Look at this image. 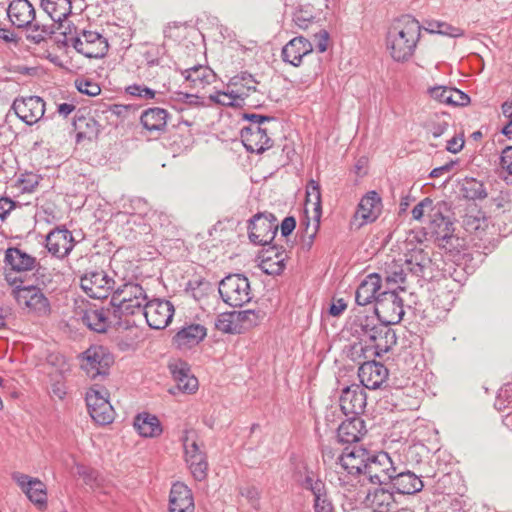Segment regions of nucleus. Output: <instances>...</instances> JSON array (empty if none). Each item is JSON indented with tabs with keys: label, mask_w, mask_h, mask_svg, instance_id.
<instances>
[{
	"label": "nucleus",
	"mask_w": 512,
	"mask_h": 512,
	"mask_svg": "<svg viewBox=\"0 0 512 512\" xmlns=\"http://www.w3.org/2000/svg\"><path fill=\"white\" fill-rule=\"evenodd\" d=\"M421 36V25L411 15L396 19L386 36L387 49L397 62L408 61L414 54Z\"/></svg>",
	"instance_id": "f257e3e1"
},
{
	"label": "nucleus",
	"mask_w": 512,
	"mask_h": 512,
	"mask_svg": "<svg viewBox=\"0 0 512 512\" xmlns=\"http://www.w3.org/2000/svg\"><path fill=\"white\" fill-rule=\"evenodd\" d=\"M290 480L292 487L299 490L294 494V504H302L305 501V492L313 498L320 496L323 490L328 489L319 470L314 469L305 458L300 456H290Z\"/></svg>",
	"instance_id": "f03ea898"
},
{
	"label": "nucleus",
	"mask_w": 512,
	"mask_h": 512,
	"mask_svg": "<svg viewBox=\"0 0 512 512\" xmlns=\"http://www.w3.org/2000/svg\"><path fill=\"white\" fill-rule=\"evenodd\" d=\"M55 37V42L59 47L72 46L78 53L87 58H103L109 50L107 39L97 31L85 30L80 31L75 28L73 33L60 31Z\"/></svg>",
	"instance_id": "7ed1b4c3"
},
{
	"label": "nucleus",
	"mask_w": 512,
	"mask_h": 512,
	"mask_svg": "<svg viewBox=\"0 0 512 512\" xmlns=\"http://www.w3.org/2000/svg\"><path fill=\"white\" fill-rule=\"evenodd\" d=\"M221 299L231 307H242L252 299L250 282L243 274H229L218 287Z\"/></svg>",
	"instance_id": "20e7f679"
},
{
	"label": "nucleus",
	"mask_w": 512,
	"mask_h": 512,
	"mask_svg": "<svg viewBox=\"0 0 512 512\" xmlns=\"http://www.w3.org/2000/svg\"><path fill=\"white\" fill-rule=\"evenodd\" d=\"M396 343L397 336L395 330L391 328L390 324L380 322L368 339V343H365L364 346L362 343H359L360 352L364 359L381 357L389 352Z\"/></svg>",
	"instance_id": "39448f33"
},
{
	"label": "nucleus",
	"mask_w": 512,
	"mask_h": 512,
	"mask_svg": "<svg viewBox=\"0 0 512 512\" xmlns=\"http://www.w3.org/2000/svg\"><path fill=\"white\" fill-rule=\"evenodd\" d=\"M13 295L17 303L30 313L37 316H47L51 312L49 299L42 289L35 285H16L13 289Z\"/></svg>",
	"instance_id": "423d86ee"
},
{
	"label": "nucleus",
	"mask_w": 512,
	"mask_h": 512,
	"mask_svg": "<svg viewBox=\"0 0 512 512\" xmlns=\"http://www.w3.org/2000/svg\"><path fill=\"white\" fill-rule=\"evenodd\" d=\"M278 222L271 213H257L248 221V237L255 245L267 246L277 235Z\"/></svg>",
	"instance_id": "0eeeda50"
},
{
	"label": "nucleus",
	"mask_w": 512,
	"mask_h": 512,
	"mask_svg": "<svg viewBox=\"0 0 512 512\" xmlns=\"http://www.w3.org/2000/svg\"><path fill=\"white\" fill-rule=\"evenodd\" d=\"M366 461L363 476L372 484H378L380 486L388 484L392 474L395 473L396 467L389 454L384 451L377 453L370 452Z\"/></svg>",
	"instance_id": "6e6552de"
},
{
	"label": "nucleus",
	"mask_w": 512,
	"mask_h": 512,
	"mask_svg": "<svg viewBox=\"0 0 512 512\" xmlns=\"http://www.w3.org/2000/svg\"><path fill=\"white\" fill-rule=\"evenodd\" d=\"M374 313L380 322L397 324L404 315L403 300L396 290H383L375 304Z\"/></svg>",
	"instance_id": "1a4fd4ad"
},
{
	"label": "nucleus",
	"mask_w": 512,
	"mask_h": 512,
	"mask_svg": "<svg viewBox=\"0 0 512 512\" xmlns=\"http://www.w3.org/2000/svg\"><path fill=\"white\" fill-rule=\"evenodd\" d=\"M115 280L104 270L87 271L80 278V287L87 296L94 299H105L115 289Z\"/></svg>",
	"instance_id": "9d476101"
},
{
	"label": "nucleus",
	"mask_w": 512,
	"mask_h": 512,
	"mask_svg": "<svg viewBox=\"0 0 512 512\" xmlns=\"http://www.w3.org/2000/svg\"><path fill=\"white\" fill-rule=\"evenodd\" d=\"M370 452L360 446L346 447L341 455L338 456L336 462V472L338 474H346L350 478L364 475V465L366 466V458Z\"/></svg>",
	"instance_id": "9b49d317"
},
{
	"label": "nucleus",
	"mask_w": 512,
	"mask_h": 512,
	"mask_svg": "<svg viewBox=\"0 0 512 512\" xmlns=\"http://www.w3.org/2000/svg\"><path fill=\"white\" fill-rule=\"evenodd\" d=\"M81 360V368L92 379L107 375L113 362L112 356L102 346L89 347L81 354Z\"/></svg>",
	"instance_id": "f8f14e48"
},
{
	"label": "nucleus",
	"mask_w": 512,
	"mask_h": 512,
	"mask_svg": "<svg viewBox=\"0 0 512 512\" xmlns=\"http://www.w3.org/2000/svg\"><path fill=\"white\" fill-rule=\"evenodd\" d=\"M11 110L21 121L32 126L44 116L45 102L39 96L17 97L12 103Z\"/></svg>",
	"instance_id": "ddd939ff"
},
{
	"label": "nucleus",
	"mask_w": 512,
	"mask_h": 512,
	"mask_svg": "<svg viewBox=\"0 0 512 512\" xmlns=\"http://www.w3.org/2000/svg\"><path fill=\"white\" fill-rule=\"evenodd\" d=\"M174 312V306L170 301L153 299L146 303L144 317L150 328L161 330L166 328L172 321Z\"/></svg>",
	"instance_id": "4468645a"
},
{
	"label": "nucleus",
	"mask_w": 512,
	"mask_h": 512,
	"mask_svg": "<svg viewBox=\"0 0 512 512\" xmlns=\"http://www.w3.org/2000/svg\"><path fill=\"white\" fill-rule=\"evenodd\" d=\"M85 400L89 414L96 423L107 425L114 420V409L107 400L105 391L90 389Z\"/></svg>",
	"instance_id": "2eb2a0df"
},
{
	"label": "nucleus",
	"mask_w": 512,
	"mask_h": 512,
	"mask_svg": "<svg viewBox=\"0 0 512 512\" xmlns=\"http://www.w3.org/2000/svg\"><path fill=\"white\" fill-rule=\"evenodd\" d=\"M366 392L364 388L357 384L345 387L340 395V408L346 415L360 417L366 407Z\"/></svg>",
	"instance_id": "dca6fc26"
},
{
	"label": "nucleus",
	"mask_w": 512,
	"mask_h": 512,
	"mask_svg": "<svg viewBox=\"0 0 512 512\" xmlns=\"http://www.w3.org/2000/svg\"><path fill=\"white\" fill-rule=\"evenodd\" d=\"M45 242L48 252L59 259L68 256L75 245L71 231L65 227H56L51 230Z\"/></svg>",
	"instance_id": "f3484780"
},
{
	"label": "nucleus",
	"mask_w": 512,
	"mask_h": 512,
	"mask_svg": "<svg viewBox=\"0 0 512 512\" xmlns=\"http://www.w3.org/2000/svg\"><path fill=\"white\" fill-rule=\"evenodd\" d=\"M388 375V369L374 359H366L358 369V377L362 386L371 390L380 388L387 380Z\"/></svg>",
	"instance_id": "a211bd4d"
},
{
	"label": "nucleus",
	"mask_w": 512,
	"mask_h": 512,
	"mask_svg": "<svg viewBox=\"0 0 512 512\" xmlns=\"http://www.w3.org/2000/svg\"><path fill=\"white\" fill-rule=\"evenodd\" d=\"M12 479L17 483L28 499L40 508L47 505V492L45 484L37 478L15 472Z\"/></svg>",
	"instance_id": "6ab92c4d"
},
{
	"label": "nucleus",
	"mask_w": 512,
	"mask_h": 512,
	"mask_svg": "<svg viewBox=\"0 0 512 512\" xmlns=\"http://www.w3.org/2000/svg\"><path fill=\"white\" fill-rule=\"evenodd\" d=\"M384 290L382 277L378 273L367 275L359 284L355 292V301L360 306L377 302Z\"/></svg>",
	"instance_id": "aec40b11"
},
{
	"label": "nucleus",
	"mask_w": 512,
	"mask_h": 512,
	"mask_svg": "<svg viewBox=\"0 0 512 512\" xmlns=\"http://www.w3.org/2000/svg\"><path fill=\"white\" fill-rule=\"evenodd\" d=\"M268 127L241 128V141L248 152L262 153L272 146Z\"/></svg>",
	"instance_id": "412c9836"
},
{
	"label": "nucleus",
	"mask_w": 512,
	"mask_h": 512,
	"mask_svg": "<svg viewBox=\"0 0 512 512\" xmlns=\"http://www.w3.org/2000/svg\"><path fill=\"white\" fill-rule=\"evenodd\" d=\"M381 211V198L375 191L368 192L365 196L360 200L357 210L354 214V220L352 224H356L355 222L358 219H361V222L357 224V227H361L364 224L375 221Z\"/></svg>",
	"instance_id": "4be33fe9"
},
{
	"label": "nucleus",
	"mask_w": 512,
	"mask_h": 512,
	"mask_svg": "<svg viewBox=\"0 0 512 512\" xmlns=\"http://www.w3.org/2000/svg\"><path fill=\"white\" fill-rule=\"evenodd\" d=\"M389 483L392 485L394 492L401 495L416 494L424 487L419 476L409 470L400 471L398 467H395V473L392 474Z\"/></svg>",
	"instance_id": "5701e85b"
},
{
	"label": "nucleus",
	"mask_w": 512,
	"mask_h": 512,
	"mask_svg": "<svg viewBox=\"0 0 512 512\" xmlns=\"http://www.w3.org/2000/svg\"><path fill=\"white\" fill-rule=\"evenodd\" d=\"M12 25L17 28H28L35 19V8L28 0H12L7 9Z\"/></svg>",
	"instance_id": "b1692460"
},
{
	"label": "nucleus",
	"mask_w": 512,
	"mask_h": 512,
	"mask_svg": "<svg viewBox=\"0 0 512 512\" xmlns=\"http://www.w3.org/2000/svg\"><path fill=\"white\" fill-rule=\"evenodd\" d=\"M365 422L361 417H353L343 421L337 429V439L342 444H353L366 434Z\"/></svg>",
	"instance_id": "393cba45"
},
{
	"label": "nucleus",
	"mask_w": 512,
	"mask_h": 512,
	"mask_svg": "<svg viewBox=\"0 0 512 512\" xmlns=\"http://www.w3.org/2000/svg\"><path fill=\"white\" fill-rule=\"evenodd\" d=\"M449 212L450 205L446 201H438L431 207L430 213L428 214V228L434 237L438 236V232L442 234L453 227V222L448 215Z\"/></svg>",
	"instance_id": "a878e982"
},
{
	"label": "nucleus",
	"mask_w": 512,
	"mask_h": 512,
	"mask_svg": "<svg viewBox=\"0 0 512 512\" xmlns=\"http://www.w3.org/2000/svg\"><path fill=\"white\" fill-rule=\"evenodd\" d=\"M256 84L257 81L252 74L242 71L230 78L228 87L231 90L228 93H222V95L227 98L244 100L245 97L249 96L250 92L256 91Z\"/></svg>",
	"instance_id": "bb28decb"
},
{
	"label": "nucleus",
	"mask_w": 512,
	"mask_h": 512,
	"mask_svg": "<svg viewBox=\"0 0 512 512\" xmlns=\"http://www.w3.org/2000/svg\"><path fill=\"white\" fill-rule=\"evenodd\" d=\"M206 328L200 324H190L180 329L173 337V344L179 349L191 348L206 337Z\"/></svg>",
	"instance_id": "cd10ccee"
},
{
	"label": "nucleus",
	"mask_w": 512,
	"mask_h": 512,
	"mask_svg": "<svg viewBox=\"0 0 512 512\" xmlns=\"http://www.w3.org/2000/svg\"><path fill=\"white\" fill-rule=\"evenodd\" d=\"M4 262L15 272L32 271L38 265L35 257L16 247H10L5 251Z\"/></svg>",
	"instance_id": "c85d7f7f"
},
{
	"label": "nucleus",
	"mask_w": 512,
	"mask_h": 512,
	"mask_svg": "<svg viewBox=\"0 0 512 512\" xmlns=\"http://www.w3.org/2000/svg\"><path fill=\"white\" fill-rule=\"evenodd\" d=\"M429 94L438 102L454 107L466 106L470 102V97L466 93L453 87H433L429 89Z\"/></svg>",
	"instance_id": "c756f323"
},
{
	"label": "nucleus",
	"mask_w": 512,
	"mask_h": 512,
	"mask_svg": "<svg viewBox=\"0 0 512 512\" xmlns=\"http://www.w3.org/2000/svg\"><path fill=\"white\" fill-rule=\"evenodd\" d=\"M365 500L374 512H390L396 505L394 492L383 487L370 490Z\"/></svg>",
	"instance_id": "7c9ffc66"
},
{
	"label": "nucleus",
	"mask_w": 512,
	"mask_h": 512,
	"mask_svg": "<svg viewBox=\"0 0 512 512\" xmlns=\"http://www.w3.org/2000/svg\"><path fill=\"white\" fill-rule=\"evenodd\" d=\"M191 89H201L214 81L215 73L207 66L196 65L181 71Z\"/></svg>",
	"instance_id": "2f4dec72"
},
{
	"label": "nucleus",
	"mask_w": 512,
	"mask_h": 512,
	"mask_svg": "<svg viewBox=\"0 0 512 512\" xmlns=\"http://www.w3.org/2000/svg\"><path fill=\"white\" fill-rule=\"evenodd\" d=\"M41 7L52 22L57 23V29H62V22L72 12L71 0H41Z\"/></svg>",
	"instance_id": "473e14b6"
},
{
	"label": "nucleus",
	"mask_w": 512,
	"mask_h": 512,
	"mask_svg": "<svg viewBox=\"0 0 512 512\" xmlns=\"http://www.w3.org/2000/svg\"><path fill=\"white\" fill-rule=\"evenodd\" d=\"M287 257L285 251H279L276 247H270L262 256L260 268L268 275H279L285 269Z\"/></svg>",
	"instance_id": "72a5a7b5"
},
{
	"label": "nucleus",
	"mask_w": 512,
	"mask_h": 512,
	"mask_svg": "<svg viewBox=\"0 0 512 512\" xmlns=\"http://www.w3.org/2000/svg\"><path fill=\"white\" fill-rule=\"evenodd\" d=\"M173 379L177 383L178 390L184 393H194L198 389V380L190 374V368L184 362L170 366Z\"/></svg>",
	"instance_id": "f704fd0d"
},
{
	"label": "nucleus",
	"mask_w": 512,
	"mask_h": 512,
	"mask_svg": "<svg viewBox=\"0 0 512 512\" xmlns=\"http://www.w3.org/2000/svg\"><path fill=\"white\" fill-rule=\"evenodd\" d=\"M146 295L143 287L134 282H126L115 287L111 298V305L116 306L121 303H131V300H143Z\"/></svg>",
	"instance_id": "c9c22d12"
},
{
	"label": "nucleus",
	"mask_w": 512,
	"mask_h": 512,
	"mask_svg": "<svg viewBox=\"0 0 512 512\" xmlns=\"http://www.w3.org/2000/svg\"><path fill=\"white\" fill-rule=\"evenodd\" d=\"M383 278H384V290H404L402 284L405 283L406 274L404 272L402 264L399 262L392 260L390 262L385 263V267L383 270Z\"/></svg>",
	"instance_id": "e433bc0d"
},
{
	"label": "nucleus",
	"mask_w": 512,
	"mask_h": 512,
	"mask_svg": "<svg viewBox=\"0 0 512 512\" xmlns=\"http://www.w3.org/2000/svg\"><path fill=\"white\" fill-rule=\"evenodd\" d=\"M134 428L142 437H157L162 433V426L159 419L149 413H139L133 422Z\"/></svg>",
	"instance_id": "4c0bfd02"
},
{
	"label": "nucleus",
	"mask_w": 512,
	"mask_h": 512,
	"mask_svg": "<svg viewBox=\"0 0 512 512\" xmlns=\"http://www.w3.org/2000/svg\"><path fill=\"white\" fill-rule=\"evenodd\" d=\"M168 119L167 110L153 107L142 112L140 121L145 129L150 132H162L166 128Z\"/></svg>",
	"instance_id": "58836bf2"
},
{
	"label": "nucleus",
	"mask_w": 512,
	"mask_h": 512,
	"mask_svg": "<svg viewBox=\"0 0 512 512\" xmlns=\"http://www.w3.org/2000/svg\"><path fill=\"white\" fill-rule=\"evenodd\" d=\"M174 507H195L191 489L184 483H174L169 495V508Z\"/></svg>",
	"instance_id": "ea45409f"
},
{
	"label": "nucleus",
	"mask_w": 512,
	"mask_h": 512,
	"mask_svg": "<svg viewBox=\"0 0 512 512\" xmlns=\"http://www.w3.org/2000/svg\"><path fill=\"white\" fill-rule=\"evenodd\" d=\"M74 127L77 131V141L82 139H95L100 132V124L91 116H78L74 120Z\"/></svg>",
	"instance_id": "a19ab883"
},
{
	"label": "nucleus",
	"mask_w": 512,
	"mask_h": 512,
	"mask_svg": "<svg viewBox=\"0 0 512 512\" xmlns=\"http://www.w3.org/2000/svg\"><path fill=\"white\" fill-rule=\"evenodd\" d=\"M81 319L84 325L97 333H104L109 327L107 313L103 308L86 310Z\"/></svg>",
	"instance_id": "79ce46f5"
},
{
	"label": "nucleus",
	"mask_w": 512,
	"mask_h": 512,
	"mask_svg": "<svg viewBox=\"0 0 512 512\" xmlns=\"http://www.w3.org/2000/svg\"><path fill=\"white\" fill-rule=\"evenodd\" d=\"M434 238L437 245L451 255L459 253L463 247L464 240L454 234V226L442 234L438 232Z\"/></svg>",
	"instance_id": "37998d69"
},
{
	"label": "nucleus",
	"mask_w": 512,
	"mask_h": 512,
	"mask_svg": "<svg viewBox=\"0 0 512 512\" xmlns=\"http://www.w3.org/2000/svg\"><path fill=\"white\" fill-rule=\"evenodd\" d=\"M460 192L465 199L483 200L487 197V191L483 182L475 178H464L460 183Z\"/></svg>",
	"instance_id": "c03bdc74"
},
{
	"label": "nucleus",
	"mask_w": 512,
	"mask_h": 512,
	"mask_svg": "<svg viewBox=\"0 0 512 512\" xmlns=\"http://www.w3.org/2000/svg\"><path fill=\"white\" fill-rule=\"evenodd\" d=\"M28 27L31 29V33L27 36V39L35 44L41 43L61 30L57 29V23L55 22L52 24H43L37 21L36 18L28 25Z\"/></svg>",
	"instance_id": "a18cd8bd"
},
{
	"label": "nucleus",
	"mask_w": 512,
	"mask_h": 512,
	"mask_svg": "<svg viewBox=\"0 0 512 512\" xmlns=\"http://www.w3.org/2000/svg\"><path fill=\"white\" fill-rule=\"evenodd\" d=\"M377 324H380L378 317L376 316H363L359 317L354 321L355 332L361 337V341L368 343L373 331L377 328Z\"/></svg>",
	"instance_id": "49530a36"
},
{
	"label": "nucleus",
	"mask_w": 512,
	"mask_h": 512,
	"mask_svg": "<svg viewBox=\"0 0 512 512\" xmlns=\"http://www.w3.org/2000/svg\"><path fill=\"white\" fill-rule=\"evenodd\" d=\"M449 115L446 113L434 114L430 116L424 123L423 127L427 132L431 133L434 138H438L445 133L449 127Z\"/></svg>",
	"instance_id": "de8ad7c7"
},
{
	"label": "nucleus",
	"mask_w": 512,
	"mask_h": 512,
	"mask_svg": "<svg viewBox=\"0 0 512 512\" xmlns=\"http://www.w3.org/2000/svg\"><path fill=\"white\" fill-rule=\"evenodd\" d=\"M215 328L226 334L241 333L240 324L236 321L232 311L220 313L215 319Z\"/></svg>",
	"instance_id": "09e8293b"
},
{
	"label": "nucleus",
	"mask_w": 512,
	"mask_h": 512,
	"mask_svg": "<svg viewBox=\"0 0 512 512\" xmlns=\"http://www.w3.org/2000/svg\"><path fill=\"white\" fill-rule=\"evenodd\" d=\"M290 48L294 52L293 59L290 60V65L293 66H299L302 58L312 52L311 43L302 36L290 39Z\"/></svg>",
	"instance_id": "8fccbe9b"
},
{
	"label": "nucleus",
	"mask_w": 512,
	"mask_h": 512,
	"mask_svg": "<svg viewBox=\"0 0 512 512\" xmlns=\"http://www.w3.org/2000/svg\"><path fill=\"white\" fill-rule=\"evenodd\" d=\"M425 29L429 33H437L454 38L464 35V31L461 28L454 27L451 24L438 20L427 21V27Z\"/></svg>",
	"instance_id": "3c124183"
},
{
	"label": "nucleus",
	"mask_w": 512,
	"mask_h": 512,
	"mask_svg": "<svg viewBox=\"0 0 512 512\" xmlns=\"http://www.w3.org/2000/svg\"><path fill=\"white\" fill-rule=\"evenodd\" d=\"M146 303H148L147 296H144L143 300L135 299L131 300V303H121L114 307V312L126 315L141 314L144 316L146 310Z\"/></svg>",
	"instance_id": "603ef678"
},
{
	"label": "nucleus",
	"mask_w": 512,
	"mask_h": 512,
	"mask_svg": "<svg viewBox=\"0 0 512 512\" xmlns=\"http://www.w3.org/2000/svg\"><path fill=\"white\" fill-rule=\"evenodd\" d=\"M312 507L314 512H335V507L329 488L312 498Z\"/></svg>",
	"instance_id": "864d4df0"
},
{
	"label": "nucleus",
	"mask_w": 512,
	"mask_h": 512,
	"mask_svg": "<svg viewBox=\"0 0 512 512\" xmlns=\"http://www.w3.org/2000/svg\"><path fill=\"white\" fill-rule=\"evenodd\" d=\"M498 410L512 409V383H507L500 388L495 401Z\"/></svg>",
	"instance_id": "5fc2aeb1"
},
{
	"label": "nucleus",
	"mask_w": 512,
	"mask_h": 512,
	"mask_svg": "<svg viewBox=\"0 0 512 512\" xmlns=\"http://www.w3.org/2000/svg\"><path fill=\"white\" fill-rule=\"evenodd\" d=\"M41 180L40 175L26 172L18 180V187L23 193H31L38 186Z\"/></svg>",
	"instance_id": "6e6d98bb"
},
{
	"label": "nucleus",
	"mask_w": 512,
	"mask_h": 512,
	"mask_svg": "<svg viewBox=\"0 0 512 512\" xmlns=\"http://www.w3.org/2000/svg\"><path fill=\"white\" fill-rule=\"evenodd\" d=\"M313 19H314V16H313L312 10L310 7H307L305 9L301 8V9L297 10L296 12H294L292 21L294 22V24L297 27H299L301 29H306V28H308L310 23H312Z\"/></svg>",
	"instance_id": "4d7b16f0"
},
{
	"label": "nucleus",
	"mask_w": 512,
	"mask_h": 512,
	"mask_svg": "<svg viewBox=\"0 0 512 512\" xmlns=\"http://www.w3.org/2000/svg\"><path fill=\"white\" fill-rule=\"evenodd\" d=\"M125 91L130 96L138 97L141 99H153L156 94L153 89L140 84L129 85L125 88Z\"/></svg>",
	"instance_id": "13d9d810"
},
{
	"label": "nucleus",
	"mask_w": 512,
	"mask_h": 512,
	"mask_svg": "<svg viewBox=\"0 0 512 512\" xmlns=\"http://www.w3.org/2000/svg\"><path fill=\"white\" fill-rule=\"evenodd\" d=\"M242 118L246 121H249L250 124L248 126H244L243 128H254V127H264L263 125L266 123H270L275 121L274 117L265 116L255 113H244Z\"/></svg>",
	"instance_id": "bf43d9fd"
},
{
	"label": "nucleus",
	"mask_w": 512,
	"mask_h": 512,
	"mask_svg": "<svg viewBox=\"0 0 512 512\" xmlns=\"http://www.w3.org/2000/svg\"><path fill=\"white\" fill-rule=\"evenodd\" d=\"M76 87L80 93L86 94L88 96H96L101 92V88L97 83L87 79L77 80Z\"/></svg>",
	"instance_id": "052dcab7"
},
{
	"label": "nucleus",
	"mask_w": 512,
	"mask_h": 512,
	"mask_svg": "<svg viewBox=\"0 0 512 512\" xmlns=\"http://www.w3.org/2000/svg\"><path fill=\"white\" fill-rule=\"evenodd\" d=\"M485 225V219L473 215H465L463 218V227L469 233H477L479 230H483Z\"/></svg>",
	"instance_id": "680f3d73"
},
{
	"label": "nucleus",
	"mask_w": 512,
	"mask_h": 512,
	"mask_svg": "<svg viewBox=\"0 0 512 512\" xmlns=\"http://www.w3.org/2000/svg\"><path fill=\"white\" fill-rule=\"evenodd\" d=\"M77 473L80 477L83 478V481L86 485L93 486L97 483L99 474L95 469L86 467L84 465H78Z\"/></svg>",
	"instance_id": "e2e57ef3"
},
{
	"label": "nucleus",
	"mask_w": 512,
	"mask_h": 512,
	"mask_svg": "<svg viewBox=\"0 0 512 512\" xmlns=\"http://www.w3.org/2000/svg\"><path fill=\"white\" fill-rule=\"evenodd\" d=\"M434 202L431 198L426 197L422 201H420L413 209H412V217L415 220H421L424 216L425 212L430 213L431 207H433Z\"/></svg>",
	"instance_id": "0e129e2a"
},
{
	"label": "nucleus",
	"mask_w": 512,
	"mask_h": 512,
	"mask_svg": "<svg viewBox=\"0 0 512 512\" xmlns=\"http://www.w3.org/2000/svg\"><path fill=\"white\" fill-rule=\"evenodd\" d=\"M136 108L133 105L111 104L107 107L106 112L117 117L126 118L130 113H134Z\"/></svg>",
	"instance_id": "69168bd1"
},
{
	"label": "nucleus",
	"mask_w": 512,
	"mask_h": 512,
	"mask_svg": "<svg viewBox=\"0 0 512 512\" xmlns=\"http://www.w3.org/2000/svg\"><path fill=\"white\" fill-rule=\"evenodd\" d=\"M190 471L196 481H202L207 477L208 462L188 464Z\"/></svg>",
	"instance_id": "338daca9"
},
{
	"label": "nucleus",
	"mask_w": 512,
	"mask_h": 512,
	"mask_svg": "<svg viewBox=\"0 0 512 512\" xmlns=\"http://www.w3.org/2000/svg\"><path fill=\"white\" fill-rule=\"evenodd\" d=\"M500 166L509 175H512V146H508L502 150Z\"/></svg>",
	"instance_id": "774afa93"
}]
</instances>
